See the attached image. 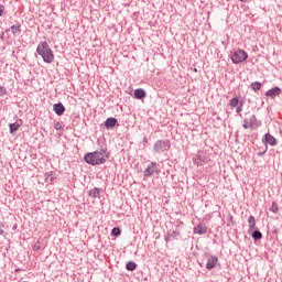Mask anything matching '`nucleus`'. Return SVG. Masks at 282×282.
<instances>
[{
  "instance_id": "21",
  "label": "nucleus",
  "mask_w": 282,
  "mask_h": 282,
  "mask_svg": "<svg viewBox=\"0 0 282 282\" xmlns=\"http://www.w3.org/2000/svg\"><path fill=\"white\" fill-rule=\"evenodd\" d=\"M54 129H55L56 131H61V129H63V124L57 121V122L54 124Z\"/></svg>"
},
{
  "instance_id": "18",
  "label": "nucleus",
  "mask_w": 282,
  "mask_h": 282,
  "mask_svg": "<svg viewBox=\"0 0 282 282\" xmlns=\"http://www.w3.org/2000/svg\"><path fill=\"white\" fill-rule=\"evenodd\" d=\"M251 89H253V91H259V89H261V83H259V82L252 83Z\"/></svg>"
},
{
  "instance_id": "5",
  "label": "nucleus",
  "mask_w": 282,
  "mask_h": 282,
  "mask_svg": "<svg viewBox=\"0 0 282 282\" xmlns=\"http://www.w3.org/2000/svg\"><path fill=\"white\" fill-rule=\"evenodd\" d=\"M262 142L263 144H270V147H276V139L270 133L263 137Z\"/></svg>"
},
{
  "instance_id": "23",
  "label": "nucleus",
  "mask_w": 282,
  "mask_h": 282,
  "mask_svg": "<svg viewBox=\"0 0 282 282\" xmlns=\"http://www.w3.org/2000/svg\"><path fill=\"white\" fill-rule=\"evenodd\" d=\"M6 94H8L6 87L0 86V96H6Z\"/></svg>"
},
{
  "instance_id": "16",
  "label": "nucleus",
  "mask_w": 282,
  "mask_h": 282,
  "mask_svg": "<svg viewBox=\"0 0 282 282\" xmlns=\"http://www.w3.org/2000/svg\"><path fill=\"white\" fill-rule=\"evenodd\" d=\"M138 265L135 264V262H128L126 268L127 270H129V272H133V270H135Z\"/></svg>"
},
{
  "instance_id": "27",
  "label": "nucleus",
  "mask_w": 282,
  "mask_h": 282,
  "mask_svg": "<svg viewBox=\"0 0 282 282\" xmlns=\"http://www.w3.org/2000/svg\"><path fill=\"white\" fill-rule=\"evenodd\" d=\"M252 119H253V120H257V117L252 116Z\"/></svg>"
},
{
  "instance_id": "3",
  "label": "nucleus",
  "mask_w": 282,
  "mask_h": 282,
  "mask_svg": "<svg viewBox=\"0 0 282 282\" xmlns=\"http://www.w3.org/2000/svg\"><path fill=\"white\" fill-rule=\"evenodd\" d=\"M248 59V53L241 48H238L237 51L231 54V61L232 63H243V61Z\"/></svg>"
},
{
  "instance_id": "28",
  "label": "nucleus",
  "mask_w": 282,
  "mask_h": 282,
  "mask_svg": "<svg viewBox=\"0 0 282 282\" xmlns=\"http://www.w3.org/2000/svg\"><path fill=\"white\" fill-rule=\"evenodd\" d=\"M240 1H242V2H243V1H246V0H240Z\"/></svg>"
},
{
  "instance_id": "15",
  "label": "nucleus",
  "mask_w": 282,
  "mask_h": 282,
  "mask_svg": "<svg viewBox=\"0 0 282 282\" xmlns=\"http://www.w3.org/2000/svg\"><path fill=\"white\" fill-rule=\"evenodd\" d=\"M252 237L256 241H259L260 239H263V235L259 230L253 231Z\"/></svg>"
},
{
  "instance_id": "22",
  "label": "nucleus",
  "mask_w": 282,
  "mask_h": 282,
  "mask_svg": "<svg viewBox=\"0 0 282 282\" xmlns=\"http://www.w3.org/2000/svg\"><path fill=\"white\" fill-rule=\"evenodd\" d=\"M11 30H12L13 34H19V32H21L19 26H12Z\"/></svg>"
},
{
  "instance_id": "11",
  "label": "nucleus",
  "mask_w": 282,
  "mask_h": 282,
  "mask_svg": "<svg viewBox=\"0 0 282 282\" xmlns=\"http://www.w3.org/2000/svg\"><path fill=\"white\" fill-rule=\"evenodd\" d=\"M117 123H118V120L116 118H108L105 122V127H107V129H111L116 127Z\"/></svg>"
},
{
  "instance_id": "8",
  "label": "nucleus",
  "mask_w": 282,
  "mask_h": 282,
  "mask_svg": "<svg viewBox=\"0 0 282 282\" xmlns=\"http://www.w3.org/2000/svg\"><path fill=\"white\" fill-rule=\"evenodd\" d=\"M208 228L205 226V225H197L195 228H194V234L195 235H206Z\"/></svg>"
},
{
  "instance_id": "14",
  "label": "nucleus",
  "mask_w": 282,
  "mask_h": 282,
  "mask_svg": "<svg viewBox=\"0 0 282 282\" xmlns=\"http://www.w3.org/2000/svg\"><path fill=\"white\" fill-rule=\"evenodd\" d=\"M10 133H14V131H19L21 124H19L18 122L11 123L10 126Z\"/></svg>"
},
{
  "instance_id": "26",
  "label": "nucleus",
  "mask_w": 282,
  "mask_h": 282,
  "mask_svg": "<svg viewBox=\"0 0 282 282\" xmlns=\"http://www.w3.org/2000/svg\"><path fill=\"white\" fill-rule=\"evenodd\" d=\"M240 111H241V108H238V109H237V113H240Z\"/></svg>"
},
{
  "instance_id": "7",
  "label": "nucleus",
  "mask_w": 282,
  "mask_h": 282,
  "mask_svg": "<svg viewBox=\"0 0 282 282\" xmlns=\"http://www.w3.org/2000/svg\"><path fill=\"white\" fill-rule=\"evenodd\" d=\"M281 94V88L275 87L265 93V96L268 98H275V96H279Z\"/></svg>"
},
{
  "instance_id": "4",
  "label": "nucleus",
  "mask_w": 282,
  "mask_h": 282,
  "mask_svg": "<svg viewBox=\"0 0 282 282\" xmlns=\"http://www.w3.org/2000/svg\"><path fill=\"white\" fill-rule=\"evenodd\" d=\"M158 173V163L152 162L148 167L144 170L143 175L145 177H151V175Z\"/></svg>"
},
{
  "instance_id": "17",
  "label": "nucleus",
  "mask_w": 282,
  "mask_h": 282,
  "mask_svg": "<svg viewBox=\"0 0 282 282\" xmlns=\"http://www.w3.org/2000/svg\"><path fill=\"white\" fill-rule=\"evenodd\" d=\"M121 232H122V231L120 230V228L115 227V228L111 230V236H112V237H120Z\"/></svg>"
},
{
  "instance_id": "6",
  "label": "nucleus",
  "mask_w": 282,
  "mask_h": 282,
  "mask_svg": "<svg viewBox=\"0 0 282 282\" xmlns=\"http://www.w3.org/2000/svg\"><path fill=\"white\" fill-rule=\"evenodd\" d=\"M218 261H219V259L217 257H210L207 260L206 269L207 270H213V268H215V265H217Z\"/></svg>"
},
{
  "instance_id": "1",
  "label": "nucleus",
  "mask_w": 282,
  "mask_h": 282,
  "mask_svg": "<svg viewBox=\"0 0 282 282\" xmlns=\"http://www.w3.org/2000/svg\"><path fill=\"white\" fill-rule=\"evenodd\" d=\"M108 159L109 154H107L105 151L90 152L84 156L85 162H87V164H91L93 166L105 164Z\"/></svg>"
},
{
  "instance_id": "19",
  "label": "nucleus",
  "mask_w": 282,
  "mask_h": 282,
  "mask_svg": "<svg viewBox=\"0 0 282 282\" xmlns=\"http://www.w3.org/2000/svg\"><path fill=\"white\" fill-rule=\"evenodd\" d=\"M230 107H237L239 105V99L238 98H232L229 102Z\"/></svg>"
},
{
  "instance_id": "12",
  "label": "nucleus",
  "mask_w": 282,
  "mask_h": 282,
  "mask_svg": "<svg viewBox=\"0 0 282 282\" xmlns=\"http://www.w3.org/2000/svg\"><path fill=\"white\" fill-rule=\"evenodd\" d=\"M248 224H249V230H257V220L254 219V216H250L248 218Z\"/></svg>"
},
{
  "instance_id": "10",
  "label": "nucleus",
  "mask_w": 282,
  "mask_h": 282,
  "mask_svg": "<svg viewBox=\"0 0 282 282\" xmlns=\"http://www.w3.org/2000/svg\"><path fill=\"white\" fill-rule=\"evenodd\" d=\"M134 98H137V100H142L143 98H147V91H144V89L142 88L135 89Z\"/></svg>"
},
{
  "instance_id": "2",
  "label": "nucleus",
  "mask_w": 282,
  "mask_h": 282,
  "mask_svg": "<svg viewBox=\"0 0 282 282\" xmlns=\"http://www.w3.org/2000/svg\"><path fill=\"white\" fill-rule=\"evenodd\" d=\"M36 52L42 56L44 63H54V53H52V48H50L47 42L40 43Z\"/></svg>"
},
{
  "instance_id": "13",
  "label": "nucleus",
  "mask_w": 282,
  "mask_h": 282,
  "mask_svg": "<svg viewBox=\"0 0 282 282\" xmlns=\"http://www.w3.org/2000/svg\"><path fill=\"white\" fill-rule=\"evenodd\" d=\"M100 193H101V191L100 189H98V188H93V189H90L89 191V197H93V198H96V197H98V195H100Z\"/></svg>"
},
{
  "instance_id": "9",
  "label": "nucleus",
  "mask_w": 282,
  "mask_h": 282,
  "mask_svg": "<svg viewBox=\"0 0 282 282\" xmlns=\"http://www.w3.org/2000/svg\"><path fill=\"white\" fill-rule=\"evenodd\" d=\"M53 111H55L57 116H63V113H65V106H63V104H55L53 106Z\"/></svg>"
},
{
  "instance_id": "24",
  "label": "nucleus",
  "mask_w": 282,
  "mask_h": 282,
  "mask_svg": "<svg viewBox=\"0 0 282 282\" xmlns=\"http://www.w3.org/2000/svg\"><path fill=\"white\" fill-rule=\"evenodd\" d=\"M6 10V7L3 4H0V17L3 15V11Z\"/></svg>"
},
{
  "instance_id": "25",
  "label": "nucleus",
  "mask_w": 282,
  "mask_h": 282,
  "mask_svg": "<svg viewBox=\"0 0 282 282\" xmlns=\"http://www.w3.org/2000/svg\"><path fill=\"white\" fill-rule=\"evenodd\" d=\"M243 129H250V126H248V123H245Z\"/></svg>"
},
{
  "instance_id": "20",
  "label": "nucleus",
  "mask_w": 282,
  "mask_h": 282,
  "mask_svg": "<svg viewBox=\"0 0 282 282\" xmlns=\"http://www.w3.org/2000/svg\"><path fill=\"white\" fill-rule=\"evenodd\" d=\"M271 210L272 213H279V205H276V203H272Z\"/></svg>"
}]
</instances>
